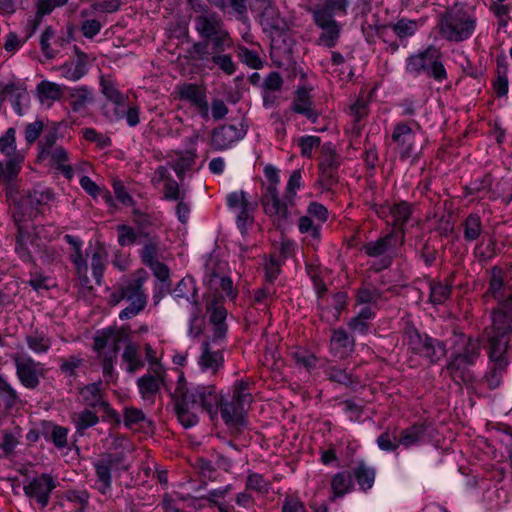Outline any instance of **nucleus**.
Segmentation results:
<instances>
[{"label":"nucleus","mask_w":512,"mask_h":512,"mask_svg":"<svg viewBox=\"0 0 512 512\" xmlns=\"http://www.w3.org/2000/svg\"><path fill=\"white\" fill-rule=\"evenodd\" d=\"M178 98L187 103L189 107L204 121L210 119V108L206 89L195 83H183L177 86Z\"/></svg>","instance_id":"4468645a"},{"label":"nucleus","mask_w":512,"mask_h":512,"mask_svg":"<svg viewBox=\"0 0 512 512\" xmlns=\"http://www.w3.org/2000/svg\"><path fill=\"white\" fill-rule=\"evenodd\" d=\"M55 38V31L52 27L48 26L45 28L40 37L41 51L48 59H53L59 54V49L53 46V40Z\"/></svg>","instance_id":"bf43d9fd"},{"label":"nucleus","mask_w":512,"mask_h":512,"mask_svg":"<svg viewBox=\"0 0 512 512\" xmlns=\"http://www.w3.org/2000/svg\"><path fill=\"white\" fill-rule=\"evenodd\" d=\"M354 490V481L350 471L343 470L335 473L331 478V492L330 499L334 501L341 498Z\"/></svg>","instance_id":"2f4dec72"},{"label":"nucleus","mask_w":512,"mask_h":512,"mask_svg":"<svg viewBox=\"0 0 512 512\" xmlns=\"http://www.w3.org/2000/svg\"><path fill=\"white\" fill-rule=\"evenodd\" d=\"M6 99L12 104L14 111L18 115H23L30 104V96L27 89L22 84L10 83L3 89Z\"/></svg>","instance_id":"cd10ccee"},{"label":"nucleus","mask_w":512,"mask_h":512,"mask_svg":"<svg viewBox=\"0 0 512 512\" xmlns=\"http://www.w3.org/2000/svg\"><path fill=\"white\" fill-rule=\"evenodd\" d=\"M79 400L82 404L91 408L109 409V403L105 399L104 386L102 381L84 385L79 389Z\"/></svg>","instance_id":"5701e85b"},{"label":"nucleus","mask_w":512,"mask_h":512,"mask_svg":"<svg viewBox=\"0 0 512 512\" xmlns=\"http://www.w3.org/2000/svg\"><path fill=\"white\" fill-rule=\"evenodd\" d=\"M100 84L102 88V93L112 104H119L122 101L126 100L124 94L118 90L114 82H112L111 80L102 77Z\"/></svg>","instance_id":"0e129e2a"},{"label":"nucleus","mask_w":512,"mask_h":512,"mask_svg":"<svg viewBox=\"0 0 512 512\" xmlns=\"http://www.w3.org/2000/svg\"><path fill=\"white\" fill-rule=\"evenodd\" d=\"M463 236L468 242L475 241L482 232L481 217L476 213L469 214L463 221Z\"/></svg>","instance_id":"8fccbe9b"},{"label":"nucleus","mask_w":512,"mask_h":512,"mask_svg":"<svg viewBox=\"0 0 512 512\" xmlns=\"http://www.w3.org/2000/svg\"><path fill=\"white\" fill-rule=\"evenodd\" d=\"M396 244L397 233L392 230L377 240L366 242L361 250L367 257L375 259L371 267L375 271H382L392 265L396 256Z\"/></svg>","instance_id":"f8f14e48"},{"label":"nucleus","mask_w":512,"mask_h":512,"mask_svg":"<svg viewBox=\"0 0 512 512\" xmlns=\"http://www.w3.org/2000/svg\"><path fill=\"white\" fill-rule=\"evenodd\" d=\"M321 227V224H319L317 221L312 220V218L308 215L299 218V231L302 234H309L313 239L320 238Z\"/></svg>","instance_id":"69168bd1"},{"label":"nucleus","mask_w":512,"mask_h":512,"mask_svg":"<svg viewBox=\"0 0 512 512\" xmlns=\"http://www.w3.org/2000/svg\"><path fill=\"white\" fill-rule=\"evenodd\" d=\"M227 267L226 262H213L210 261L206 265L205 269V275H204V283L207 285L210 289H218V282L221 280L222 277H224V271Z\"/></svg>","instance_id":"de8ad7c7"},{"label":"nucleus","mask_w":512,"mask_h":512,"mask_svg":"<svg viewBox=\"0 0 512 512\" xmlns=\"http://www.w3.org/2000/svg\"><path fill=\"white\" fill-rule=\"evenodd\" d=\"M95 471V489L102 495H107L112 490L113 473L126 471L129 465L125 463L123 452L102 454L93 462Z\"/></svg>","instance_id":"9b49d317"},{"label":"nucleus","mask_w":512,"mask_h":512,"mask_svg":"<svg viewBox=\"0 0 512 512\" xmlns=\"http://www.w3.org/2000/svg\"><path fill=\"white\" fill-rule=\"evenodd\" d=\"M508 182L506 180H502L497 183L495 189H491L492 186V177L490 174L484 175L480 179H476L470 183V185L467 187V191L469 194H478L481 192H487L489 193L490 199H497L499 197H505V185H507Z\"/></svg>","instance_id":"c756f323"},{"label":"nucleus","mask_w":512,"mask_h":512,"mask_svg":"<svg viewBox=\"0 0 512 512\" xmlns=\"http://www.w3.org/2000/svg\"><path fill=\"white\" fill-rule=\"evenodd\" d=\"M69 104L74 112H80L93 102L92 90L85 85L72 88L69 92Z\"/></svg>","instance_id":"c9c22d12"},{"label":"nucleus","mask_w":512,"mask_h":512,"mask_svg":"<svg viewBox=\"0 0 512 512\" xmlns=\"http://www.w3.org/2000/svg\"><path fill=\"white\" fill-rule=\"evenodd\" d=\"M451 295V286L442 282L433 281L430 283L429 300L433 305H440L446 302Z\"/></svg>","instance_id":"4d7b16f0"},{"label":"nucleus","mask_w":512,"mask_h":512,"mask_svg":"<svg viewBox=\"0 0 512 512\" xmlns=\"http://www.w3.org/2000/svg\"><path fill=\"white\" fill-rule=\"evenodd\" d=\"M58 70L61 76L70 81H78L87 73V63L84 54L77 59L65 62Z\"/></svg>","instance_id":"f704fd0d"},{"label":"nucleus","mask_w":512,"mask_h":512,"mask_svg":"<svg viewBox=\"0 0 512 512\" xmlns=\"http://www.w3.org/2000/svg\"><path fill=\"white\" fill-rule=\"evenodd\" d=\"M25 342L28 348L35 354L47 353L52 345L51 338L43 330H34L27 334Z\"/></svg>","instance_id":"e433bc0d"},{"label":"nucleus","mask_w":512,"mask_h":512,"mask_svg":"<svg viewBox=\"0 0 512 512\" xmlns=\"http://www.w3.org/2000/svg\"><path fill=\"white\" fill-rule=\"evenodd\" d=\"M57 482L55 478L48 473H42L28 480L24 486V494L33 499L41 509L48 506L51 493L56 488Z\"/></svg>","instance_id":"dca6fc26"},{"label":"nucleus","mask_w":512,"mask_h":512,"mask_svg":"<svg viewBox=\"0 0 512 512\" xmlns=\"http://www.w3.org/2000/svg\"><path fill=\"white\" fill-rule=\"evenodd\" d=\"M383 298V292L373 286L365 285L356 290L355 302L357 305L377 306Z\"/></svg>","instance_id":"49530a36"},{"label":"nucleus","mask_w":512,"mask_h":512,"mask_svg":"<svg viewBox=\"0 0 512 512\" xmlns=\"http://www.w3.org/2000/svg\"><path fill=\"white\" fill-rule=\"evenodd\" d=\"M354 339L342 328L333 330L330 339V353L338 359L348 357L354 350Z\"/></svg>","instance_id":"a878e982"},{"label":"nucleus","mask_w":512,"mask_h":512,"mask_svg":"<svg viewBox=\"0 0 512 512\" xmlns=\"http://www.w3.org/2000/svg\"><path fill=\"white\" fill-rule=\"evenodd\" d=\"M437 56V49L430 45L424 50L419 51L416 54L410 55L406 59V71L410 75L417 77L421 73L428 70V66L431 60Z\"/></svg>","instance_id":"bb28decb"},{"label":"nucleus","mask_w":512,"mask_h":512,"mask_svg":"<svg viewBox=\"0 0 512 512\" xmlns=\"http://www.w3.org/2000/svg\"><path fill=\"white\" fill-rule=\"evenodd\" d=\"M262 30L271 40L272 54L290 55L292 39L290 22L274 6H267L260 15Z\"/></svg>","instance_id":"0eeeda50"},{"label":"nucleus","mask_w":512,"mask_h":512,"mask_svg":"<svg viewBox=\"0 0 512 512\" xmlns=\"http://www.w3.org/2000/svg\"><path fill=\"white\" fill-rule=\"evenodd\" d=\"M165 370L162 365H153L152 370L137 379V388L143 400L153 402L164 383Z\"/></svg>","instance_id":"6ab92c4d"},{"label":"nucleus","mask_w":512,"mask_h":512,"mask_svg":"<svg viewBox=\"0 0 512 512\" xmlns=\"http://www.w3.org/2000/svg\"><path fill=\"white\" fill-rule=\"evenodd\" d=\"M107 255L108 254L106 249L101 245L89 246L85 251L84 257L86 258L87 262L88 259H90L92 275L97 285L101 284L107 261Z\"/></svg>","instance_id":"c85d7f7f"},{"label":"nucleus","mask_w":512,"mask_h":512,"mask_svg":"<svg viewBox=\"0 0 512 512\" xmlns=\"http://www.w3.org/2000/svg\"><path fill=\"white\" fill-rule=\"evenodd\" d=\"M195 29L204 38L193 45V52L201 61L204 68L218 69L225 75L231 76L237 70L232 55L226 51L233 47V40L225 29L220 16L211 11H205L194 19Z\"/></svg>","instance_id":"f257e3e1"},{"label":"nucleus","mask_w":512,"mask_h":512,"mask_svg":"<svg viewBox=\"0 0 512 512\" xmlns=\"http://www.w3.org/2000/svg\"><path fill=\"white\" fill-rule=\"evenodd\" d=\"M245 136L241 126L225 124L212 132L211 143L215 150H225Z\"/></svg>","instance_id":"412c9836"},{"label":"nucleus","mask_w":512,"mask_h":512,"mask_svg":"<svg viewBox=\"0 0 512 512\" xmlns=\"http://www.w3.org/2000/svg\"><path fill=\"white\" fill-rule=\"evenodd\" d=\"M60 362V371L70 377H77L78 371L84 366L85 359L81 356V354L78 355H70L65 358H61L59 360Z\"/></svg>","instance_id":"864d4df0"},{"label":"nucleus","mask_w":512,"mask_h":512,"mask_svg":"<svg viewBox=\"0 0 512 512\" xmlns=\"http://www.w3.org/2000/svg\"><path fill=\"white\" fill-rule=\"evenodd\" d=\"M227 206L237 212V226L243 232L252 221L254 205L248 200L245 191H235L227 195Z\"/></svg>","instance_id":"a211bd4d"},{"label":"nucleus","mask_w":512,"mask_h":512,"mask_svg":"<svg viewBox=\"0 0 512 512\" xmlns=\"http://www.w3.org/2000/svg\"><path fill=\"white\" fill-rule=\"evenodd\" d=\"M512 334V303L503 304L495 313L493 324L485 330L488 353L493 366L485 379L490 389L499 387L508 365V347Z\"/></svg>","instance_id":"7ed1b4c3"},{"label":"nucleus","mask_w":512,"mask_h":512,"mask_svg":"<svg viewBox=\"0 0 512 512\" xmlns=\"http://www.w3.org/2000/svg\"><path fill=\"white\" fill-rule=\"evenodd\" d=\"M322 156L319 166L337 170L340 167V157L331 142L324 143L322 146Z\"/></svg>","instance_id":"6e6d98bb"},{"label":"nucleus","mask_w":512,"mask_h":512,"mask_svg":"<svg viewBox=\"0 0 512 512\" xmlns=\"http://www.w3.org/2000/svg\"><path fill=\"white\" fill-rule=\"evenodd\" d=\"M69 429L54 423L45 425L43 435L47 441H51L58 449H64L68 445Z\"/></svg>","instance_id":"4c0bfd02"},{"label":"nucleus","mask_w":512,"mask_h":512,"mask_svg":"<svg viewBox=\"0 0 512 512\" xmlns=\"http://www.w3.org/2000/svg\"><path fill=\"white\" fill-rule=\"evenodd\" d=\"M338 182V171L319 166V177L316 182L322 190H331Z\"/></svg>","instance_id":"338daca9"},{"label":"nucleus","mask_w":512,"mask_h":512,"mask_svg":"<svg viewBox=\"0 0 512 512\" xmlns=\"http://www.w3.org/2000/svg\"><path fill=\"white\" fill-rule=\"evenodd\" d=\"M0 152L8 159H13L18 155L21 156V164L23 165L25 154L23 151L17 150L16 148L14 128H9L6 133L0 137Z\"/></svg>","instance_id":"c03bdc74"},{"label":"nucleus","mask_w":512,"mask_h":512,"mask_svg":"<svg viewBox=\"0 0 512 512\" xmlns=\"http://www.w3.org/2000/svg\"><path fill=\"white\" fill-rule=\"evenodd\" d=\"M253 401L249 384L243 380L236 381L232 387V394L227 397L220 395L219 411L228 426H241L245 415Z\"/></svg>","instance_id":"6e6552de"},{"label":"nucleus","mask_w":512,"mask_h":512,"mask_svg":"<svg viewBox=\"0 0 512 512\" xmlns=\"http://www.w3.org/2000/svg\"><path fill=\"white\" fill-rule=\"evenodd\" d=\"M450 357L447 363V370L457 384H471L474 376L470 371L480 356V343L477 339L467 336L464 333L453 331L447 340Z\"/></svg>","instance_id":"39448f33"},{"label":"nucleus","mask_w":512,"mask_h":512,"mask_svg":"<svg viewBox=\"0 0 512 512\" xmlns=\"http://www.w3.org/2000/svg\"><path fill=\"white\" fill-rule=\"evenodd\" d=\"M206 313L210 326L209 335L208 340L202 344L198 365L202 372L216 375L224 365V356L221 350H213L211 343H222L228 332L227 309L221 295L214 294L207 298Z\"/></svg>","instance_id":"20e7f679"},{"label":"nucleus","mask_w":512,"mask_h":512,"mask_svg":"<svg viewBox=\"0 0 512 512\" xmlns=\"http://www.w3.org/2000/svg\"><path fill=\"white\" fill-rule=\"evenodd\" d=\"M412 211V205L406 201L396 203L389 208V213L393 218V225L395 229H398L401 233L400 244H403L404 242V226L409 221L412 215Z\"/></svg>","instance_id":"72a5a7b5"},{"label":"nucleus","mask_w":512,"mask_h":512,"mask_svg":"<svg viewBox=\"0 0 512 512\" xmlns=\"http://www.w3.org/2000/svg\"><path fill=\"white\" fill-rule=\"evenodd\" d=\"M376 317V312L372 307H363L361 310L352 317L348 323V328L356 334L366 335L371 329V321Z\"/></svg>","instance_id":"473e14b6"},{"label":"nucleus","mask_w":512,"mask_h":512,"mask_svg":"<svg viewBox=\"0 0 512 512\" xmlns=\"http://www.w3.org/2000/svg\"><path fill=\"white\" fill-rule=\"evenodd\" d=\"M174 399L175 413L184 428L198 424L199 412H207L211 419L218 415L220 395L213 384L187 383L180 374Z\"/></svg>","instance_id":"f03ea898"},{"label":"nucleus","mask_w":512,"mask_h":512,"mask_svg":"<svg viewBox=\"0 0 512 512\" xmlns=\"http://www.w3.org/2000/svg\"><path fill=\"white\" fill-rule=\"evenodd\" d=\"M313 19L315 24L323 30L319 37L320 44L327 48L334 47L340 35L339 24L336 22V20H329L327 23H323L318 21L317 18Z\"/></svg>","instance_id":"58836bf2"},{"label":"nucleus","mask_w":512,"mask_h":512,"mask_svg":"<svg viewBox=\"0 0 512 512\" xmlns=\"http://www.w3.org/2000/svg\"><path fill=\"white\" fill-rule=\"evenodd\" d=\"M416 134L406 122H398L393 126L390 135V145L398 154L400 160L411 157L415 149Z\"/></svg>","instance_id":"f3484780"},{"label":"nucleus","mask_w":512,"mask_h":512,"mask_svg":"<svg viewBox=\"0 0 512 512\" xmlns=\"http://www.w3.org/2000/svg\"><path fill=\"white\" fill-rule=\"evenodd\" d=\"M246 489L259 495H266L270 490V483L261 474L251 472L246 479Z\"/></svg>","instance_id":"052dcab7"},{"label":"nucleus","mask_w":512,"mask_h":512,"mask_svg":"<svg viewBox=\"0 0 512 512\" xmlns=\"http://www.w3.org/2000/svg\"><path fill=\"white\" fill-rule=\"evenodd\" d=\"M122 361L126 364L128 373H135L144 366V361L139 352L138 346L134 343H128L122 353Z\"/></svg>","instance_id":"a19ab883"},{"label":"nucleus","mask_w":512,"mask_h":512,"mask_svg":"<svg viewBox=\"0 0 512 512\" xmlns=\"http://www.w3.org/2000/svg\"><path fill=\"white\" fill-rule=\"evenodd\" d=\"M161 250V242L159 237L150 238L145 241L142 249L140 250V258L145 266L159 261V254Z\"/></svg>","instance_id":"09e8293b"},{"label":"nucleus","mask_w":512,"mask_h":512,"mask_svg":"<svg viewBox=\"0 0 512 512\" xmlns=\"http://www.w3.org/2000/svg\"><path fill=\"white\" fill-rule=\"evenodd\" d=\"M291 110L303 115L311 123H316L320 112L316 109L310 90L306 87H298L291 103Z\"/></svg>","instance_id":"aec40b11"},{"label":"nucleus","mask_w":512,"mask_h":512,"mask_svg":"<svg viewBox=\"0 0 512 512\" xmlns=\"http://www.w3.org/2000/svg\"><path fill=\"white\" fill-rule=\"evenodd\" d=\"M408 349L429 364L438 363L447 353L446 343L429 336L427 333H421L414 327L406 330Z\"/></svg>","instance_id":"9d476101"},{"label":"nucleus","mask_w":512,"mask_h":512,"mask_svg":"<svg viewBox=\"0 0 512 512\" xmlns=\"http://www.w3.org/2000/svg\"><path fill=\"white\" fill-rule=\"evenodd\" d=\"M11 359L16 368V375L20 383L27 389H35L40 384L41 377L44 376V369L40 362L35 361L26 354L15 353Z\"/></svg>","instance_id":"ddd939ff"},{"label":"nucleus","mask_w":512,"mask_h":512,"mask_svg":"<svg viewBox=\"0 0 512 512\" xmlns=\"http://www.w3.org/2000/svg\"><path fill=\"white\" fill-rule=\"evenodd\" d=\"M424 23L422 18L398 17L395 22L377 26L376 34L389 44L392 52H395L400 45L405 47L408 40L415 36Z\"/></svg>","instance_id":"1a4fd4ad"},{"label":"nucleus","mask_w":512,"mask_h":512,"mask_svg":"<svg viewBox=\"0 0 512 512\" xmlns=\"http://www.w3.org/2000/svg\"><path fill=\"white\" fill-rule=\"evenodd\" d=\"M37 92L42 103L46 100L57 101L63 94L62 87L59 84L49 81H41L37 85Z\"/></svg>","instance_id":"5fc2aeb1"},{"label":"nucleus","mask_w":512,"mask_h":512,"mask_svg":"<svg viewBox=\"0 0 512 512\" xmlns=\"http://www.w3.org/2000/svg\"><path fill=\"white\" fill-rule=\"evenodd\" d=\"M21 156L7 159L6 163L0 161V184H10L15 181L22 169Z\"/></svg>","instance_id":"37998d69"},{"label":"nucleus","mask_w":512,"mask_h":512,"mask_svg":"<svg viewBox=\"0 0 512 512\" xmlns=\"http://www.w3.org/2000/svg\"><path fill=\"white\" fill-rule=\"evenodd\" d=\"M353 475L360 490L365 492L374 485L376 471L374 467L367 465L364 461H359L353 470Z\"/></svg>","instance_id":"ea45409f"},{"label":"nucleus","mask_w":512,"mask_h":512,"mask_svg":"<svg viewBox=\"0 0 512 512\" xmlns=\"http://www.w3.org/2000/svg\"><path fill=\"white\" fill-rule=\"evenodd\" d=\"M79 184L81 188L94 199L101 197L106 203H112L113 199L111 193L107 189L96 184L90 177L82 176L79 180Z\"/></svg>","instance_id":"3c124183"},{"label":"nucleus","mask_w":512,"mask_h":512,"mask_svg":"<svg viewBox=\"0 0 512 512\" xmlns=\"http://www.w3.org/2000/svg\"><path fill=\"white\" fill-rule=\"evenodd\" d=\"M66 242L73 247V252L70 255V260L74 264L79 278L83 282H88V270L86 258L82 253V241L78 237L72 235H65Z\"/></svg>","instance_id":"7c9ffc66"},{"label":"nucleus","mask_w":512,"mask_h":512,"mask_svg":"<svg viewBox=\"0 0 512 512\" xmlns=\"http://www.w3.org/2000/svg\"><path fill=\"white\" fill-rule=\"evenodd\" d=\"M0 398L6 408H12L19 400L16 390L0 374Z\"/></svg>","instance_id":"680f3d73"},{"label":"nucleus","mask_w":512,"mask_h":512,"mask_svg":"<svg viewBox=\"0 0 512 512\" xmlns=\"http://www.w3.org/2000/svg\"><path fill=\"white\" fill-rule=\"evenodd\" d=\"M493 90L497 97H505L509 91L508 66L498 61L497 77L493 81Z\"/></svg>","instance_id":"603ef678"},{"label":"nucleus","mask_w":512,"mask_h":512,"mask_svg":"<svg viewBox=\"0 0 512 512\" xmlns=\"http://www.w3.org/2000/svg\"><path fill=\"white\" fill-rule=\"evenodd\" d=\"M72 422L75 426L76 434L83 436L87 429L95 426L99 422V417L95 412L84 409L72 416Z\"/></svg>","instance_id":"a18cd8bd"},{"label":"nucleus","mask_w":512,"mask_h":512,"mask_svg":"<svg viewBox=\"0 0 512 512\" xmlns=\"http://www.w3.org/2000/svg\"><path fill=\"white\" fill-rule=\"evenodd\" d=\"M429 428L430 425L426 421L414 423L399 432V443L406 449L422 445L430 438Z\"/></svg>","instance_id":"4be33fe9"},{"label":"nucleus","mask_w":512,"mask_h":512,"mask_svg":"<svg viewBox=\"0 0 512 512\" xmlns=\"http://www.w3.org/2000/svg\"><path fill=\"white\" fill-rule=\"evenodd\" d=\"M122 297L124 300L133 301L136 298H147L143 290V282L141 279H134L127 283L121 284Z\"/></svg>","instance_id":"13d9d810"},{"label":"nucleus","mask_w":512,"mask_h":512,"mask_svg":"<svg viewBox=\"0 0 512 512\" xmlns=\"http://www.w3.org/2000/svg\"><path fill=\"white\" fill-rule=\"evenodd\" d=\"M263 210L279 227L286 224L291 217L290 208L295 201H288L287 195L280 197L279 191L263 192L261 195Z\"/></svg>","instance_id":"2eb2a0df"},{"label":"nucleus","mask_w":512,"mask_h":512,"mask_svg":"<svg viewBox=\"0 0 512 512\" xmlns=\"http://www.w3.org/2000/svg\"><path fill=\"white\" fill-rule=\"evenodd\" d=\"M488 293L498 300V307L492 312V320L503 304L512 303V287L504 285V276L501 269L494 268L490 279Z\"/></svg>","instance_id":"b1692460"},{"label":"nucleus","mask_w":512,"mask_h":512,"mask_svg":"<svg viewBox=\"0 0 512 512\" xmlns=\"http://www.w3.org/2000/svg\"><path fill=\"white\" fill-rule=\"evenodd\" d=\"M48 158H50L51 165L61 171L67 179L73 177L72 167L66 164L69 160L68 152L62 146H57L50 150Z\"/></svg>","instance_id":"79ce46f5"},{"label":"nucleus","mask_w":512,"mask_h":512,"mask_svg":"<svg viewBox=\"0 0 512 512\" xmlns=\"http://www.w3.org/2000/svg\"><path fill=\"white\" fill-rule=\"evenodd\" d=\"M238 56L241 61L252 69H260L263 67V61L259 54L244 46H238Z\"/></svg>","instance_id":"774afa93"},{"label":"nucleus","mask_w":512,"mask_h":512,"mask_svg":"<svg viewBox=\"0 0 512 512\" xmlns=\"http://www.w3.org/2000/svg\"><path fill=\"white\" fill-rule=\"evenodd\" d=\"M303 187L302 171L301 169L293 170L287 181L285 187V195H287L288 201H295L297 192Z\"/></svg>","instance_id":"e2e57ef3"},{"label":"nucleus","mask_w":512,"mask_h":512,"mask_svg":"<svg viewBox=\"0 0 512 512\" xmlns=\"http://www.w3.org/2000/svg\"><path fill=\"white\" fill-rule=\"evenodd\" d=\"M477 17L473 9L452 7L438 20L437 27L441 38L450 42H463L475 32Z\"/></svg>","instance_id":"423d86ee"},{"label":"nucleus","mask_w":512,"mask_h":512,"mask_svg":"<svg viewBox=\"0 0 512 512\" xmlns=\"http://www.w3.org/2000/svg\"><path fill=\"white\" fill-rule=\"evenodd\" d=\"M350 0H325L322 5H318L313 10V18L327 23L329 20H335L336 16H346Z\"/></svg>","instance_id":"393cba45"}]
</instances>
